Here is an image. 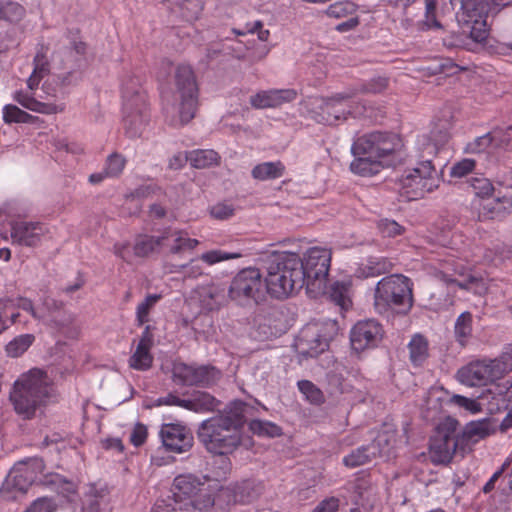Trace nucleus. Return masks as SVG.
Masks as SVG:
<instances>
[{
    "label": "nucleus",
    "mask_w": 512,
    "mask_h": 512,
    "mask_svg": "<svg viewBox=\"0 0 512 512\" xmlns=\"http://www.w3.org/2000/svg\"><path fill=\"white\" fill-rule=\"evenodd\" d=\"M447 139H448L447 131H444V132L441 131L440 135H439V139L437 140L436 143H431L430 139L427 138L426 136H423L421 139H419L418 143H419V145L423 146V151L426 152V154L435 155V154H437V152L439 150V145L445 143L447 141Z\"/></svg>",
    "instance_id": "nucleus-62"
},
{
    "label": "nucleus",
    "mask_w": 512,
    "mask_h": 512,
    "mask_svg": "<svg viewBox=\"0 0 512 512\" xmlns=\"http://www.w3.org/2000/svg\"><path fill=\"white\" fill-rule=\"evenodd\" d=\"M298 96L295 89H268L261 90L250 97V104L255 109L278 108L286 103L293 102Z\"/></svg>",
    "instance_id": "nucleus-25"
},
{
    "label": "nucleus",
    "mask_w": 512,
    "mask_h": 512,
    "mask_svg": "<svg viewBox=\"0 0 512 512\" xmlns=\"http://www.w3.org/2000/svg\"><path fill=\"white\" fill-rule=\"evenodd\" d=\"M9 306L27 311L35 319L51 324L57 321V314L60 313L62 303L52 298H46L41 307H34L27 298H18L16 301L0 299V308L7 309Z\"/></svg>",
    "instance_id": "nucleus-22"
},
{
    "label": "nucleus",
    "mask_w": 512,
    "mask_h": 512,
    "mask_svg": "<svg viewBox=\"0 0 512 512\" xmlns=\"http://www.w3.org/2000/svg\"><path fill=\"white\" fill-rule=\"evenodd\" d=\"M383 449L377 448L375 444H368L352 450L343 457V464L347 468H356L370 463Z\"/></svg>",
    "instance_id": "nucleus-29"
},
{
    "label": "nucleus",
    "mask_w": 512,
    "mask_h": 512,
    "mask_svg": "<svg viewBox=\"0 0 512 512\" xmlns=\"http://www.w3.org/2000/svg\"><path fill=\"white\" fill-rule=\"evenodd\" d=\"M380 233L385 237H395L403 233V227L396 221L390 219H382L378 223Z\"/></svg>",
    "instance_id": "nucleus-61"
},
{
    "label": "nucleus",
    "mask_w": 512,
    "mask_h": 512,
    "mask_svg": "<svg viewBox=\"0 0 512 512\" xmlns=\"http://www.w3.org/2000/svg\"><path fill=\"white\" fill-rule=\"evenodd\" d=\"M162 242L164 247L169 248L170 253L179 254L184 251L194 250L198 245L199 241L194 238H190L188 233L178 229H166L162 233Z\"/></svg>",
    "instance_id": "nucleus-28"
},
{
    "label": "nucleus",
    "mask_w": 512,
    "mask_h": 512,
    "mask_svg": "<svg viewBox=\"0 0 512 512\" xmlns=\"http://www.w3.org/2000/svg\"><path fill=\"white\" fill-rule=\"evenodd\" d=\"M475 169V161L470 158L462 159L456 162L450 170V176L454 178H462Z\"/></svg>",
    "instance_id": "nucleus-58"
},
{
    "label": "nucleus",
    "mask_w": 512,
    "mask_h": 512,
    "mask_svg": "<svg viewBox=\"0 0 512 512\" xmlns=\"http://www.w3.org/2000/svg\"><path fill=\"white\" fill-rule=\"evenodd\" d=\"M436 276L447 284H455L459 288L475 294H483L488 289L482 277L471 272L461 262L454 259L443 261Z\"/></svg>",
    "instance_id": "nucleus-19"
},
{
    "label": "nucleus",
    "mask_w": 512,
    "mask_h": 512,
    "mask_svg": "<svg viewBox=\"0 0 512 512\" xmlns=\"http://www.w3.org/2000/svg\"><path fill=\"white\" fill-rule=\"evenodd\" d=\"M125 165L126 159L118 153H113L108 156L104 169L109 178H115L123 172Z\"/></svg>",
    "instance_id": "nucleus-54"
},
{
    "label": "nucleus",
    "mask_w": 512,
    "mask_h": 512,
    "mask_svg": "<svg viewBox=\"0 0 512 512\" xmlns=\"http://www.w3.org/2000/svg\"><path fill=\"white\" fill-rule=\"evenodd\" d=\"M175 96L179 100L178 113L181 125L194 116L198 100V86L194 72L189 65H179L175 75Z\"/></svg>",
    "instance_id": "nucleus-17"
},
{
    "label": "nucleus",
    "mask_w": 512,
    "mask_h": 512,
    "mask_svg": "<svg viewBox=\"0 0 512 512\" xmlns=\"http://www.w3.org/2000/svg\"><path fill=\"white\" fill-rule=\"evenodd\" d=\"M464 437L472 442H477L492 433L491 423L487 419L471 421L464 429Z\"/></svg>",
    "instance_id": "nucleus-42"
},
{
    "label": "nucleus",
    "mask_w": 512,
    "mask_h": 512,
    "mask_svg": "<svg viewBox=\"0 0 512 512\" xmlns=\"http://www.w3.org/2000/svg\"><path fill=\"white\" fill-rule=\"evenodd\" d=\"M53 483L58 484V492L69 500H72V495L76 493V485L68 480L62 479L60 476H55Z\"/></svg>",
    "instance_id": "nucleus-63"
},
{
    "label": "nucleus",
    "mask_w": 512,
    "mask_h": 512,
    "mask_svg": "<svg viewBox=\"0 0 512 512\" xmlns=\"http://www.w3.org/2000/svg\"><path fill=\"white\" fill-rule=\"evenodd\" d=\"M463 8V21L470 28V36L476 42H482L488 35L487 15L483 13V9L478 12V8H471V5L466 2L462 6Z\"/></svg>",
    "instance_id": "nucleus-27"
},
{
    "label": "nucleus",
    "mask_w": 512,
    "mask_h": 512,
    "mask_svg": "<svg viewBox=\"0 0 512 512\" xmlns=\"http://www.w3.org/2000/svg\"><path fill=\"white\" fill-rule=\"evenodd\" d=\"M374 306L379 313L386 312L391 307L410 309L412 287L409 278L397 274L382 278L375 288Z\"/></svg>",
    "instance_id": "nucleus-9"
},
{
    "label": "nucleus",
    "mask_w": 512,
    "mask_h": 512,
    "mask_svg": "<svg viewBox=\"0 0 512 512\" xmlns=\"http://www.w3.org/2000/svg\"><path fill=\"white\" fill-rule=\"evenodd\" d=\"M162 235H139L135 238L133 254L136 257H147L164 248Z\"/></svg>",
    "instance_id": "nucleus-31"
},
{
    "label": "nucleus",
    "mask_w": 512,
    "mask_h": 512,
    "mask_svg": "<svg viewBox=\"0 0 512 512\" xmlns=\"http://www.w3.org/2000/svg\"><path fill=\"white\" fill-rule=\"evenodd\" d=\"M383 334V328L376 320L358 321L350 330L351 347L357 352L374 348L382 340Z\"/></svg>",
    "instance_id": "nucleus-21"
},
{
    "label": "nucleus",
    "mask_w": 512,
    "mask_h": 512,
    "mask_svg": "<svg viewBox=\"0 0 512 512\" xmlns=\"http://www.w3.org/2000/svg\"><path fill=\"white\" fill-rule=\"evenodd\" d=\"M400 138L388 132L374 131L357 138L351 146L352 154H368L387 166L392 164L394 154L400 148Z\"/></svg>",
    "instance_id": "nucleus-14"
},
{
    "label": "nucleus",
    "mask_w": 512,
    "mask_h": 512,
    "mask_svg": "<svg viewBox=\"0 0 512 512\" xmlns=\"http://www.w3.org/2000/svg\"><path fill=\"white\" fill-rule=\"evenodd\" d=\"M173 491L175 499H190L186 504L192 508V512H228L230 505L235 502L229 488L220 486L206 475H178L173 481Z\"/></svg>",
    "instance_id": "nucleus-2"
},
{
    "label": "nucleus",
    "mask_w": 512,
    "mask_h": 512,
    "mask_svg": "<svg viewBox=\"0 0 512 512\" xmlns=\"http://www.w3.org/2000/svg\"><path fill=\"white\" fill-rule=\"evenodd\" d=\"M232 54L235 58L243 60V59H249L251 62L260 61L263 58L266 57L268 54V49L266 47H263L253 55H247L243 52V45L242 43L238 42L234 46L231 47Z\"/></svg>",
    "instance_id": "nucleus-59"
},
{
    "label": "nucleus",
    "mask_w": 512,
    "mask_h": 512,
    "mask_svg": "<svg viewBox=\"0 0 512 512\" xmlns=\"http://www.w3.org/2000/svg\"><path fill=\"white\" fill-rule=\"evenodd\" d=\"M470 186L475 195L479 198V203H488L492 198L490 196L496 191L489 179L484 177H474L471 179Z\"/></svg>",
    "instance_id": "nucleus-43"
},
{
    "label": "nucleus",
    "mask_w": 512,
    "mask_h": 512,
    "mask_svg": "<svg viewBox=\"0 0 512 512\" xmlns=\"http://www.w3.org/2000/svg\"><path fill=\"white\" fill-rule=\"evenodd\" d=\"M24 14L25 9L18 3L8 2L4 4L0 2V19L18 22L23 18Z\"/></svg>",
    "instance_id": "nucleus-51"
},
{
    "label": "nucleus",
    "mask_w": 512,
    "mask_h": 512,
    "mask_svg": "<svg viewBox=\"0 0 512 512\" xmlns=\"http://www.w3.org/2000/svg\"><path fill=\"white\" fill-rule=\"evenodd\" d=\"M246 404L231 402L223 413L203 421L198 438L206 450L214 455L233 453L242 442Z\"/></svg>",
    "instance_id": "nucleus-1"
},
{
    "label": "nucleus",
    "mask_w": 512,
    "mask_h": 512,
    "mask_svg": "<svg viewBox=\"0 0 512 512\" xmlns=\"http://www.w3.org/2000/svg\"><path fill=\"white\" fill-rule=\"evenodd\" d=\"M338 330L335 320L310 322L301 329L295 347L301 356L316 357L328 349Z\"/></svg>",
    "instance_id": "nucleus-11"
},
{
    "label": "nucleus",
    "mask_w": 512,
    "mask_h": 512,
    "mask_svg": "<svg viewBox=\"0 0 512 512\" xmlns=\"http://www.w3.org/2000/svg\"><path fill=\"white\" fill-rule=\"evenodd\" d=\"M150 512H192V508L187 504H182V501L178 499L169 498L157 501Z\"/></svg>",
    "instance_id": "nucleus-50"
},
{
    "label": "nucleus",
    "mask_w": 512,
    "mask_h": 512,
    "mask_svg": "<svg viewBox=\"0 0 512 512\" xmlns=\"http://www.w3.org/2000/svg\"><path fill=\"white\" fill-rule=\"evenodd\" d=\"M512 399V384L509 382L496 385L489 389L486 394L481 396L482 403L461 395H453L451 403L465 409L471 414H476L482 410V405L491 413H497L506 409L509 401Z\"/></svg>",
    "instance_id": "nucleus-18"
},
{
    "label": "nucleus",
    "mask_w": 512,
    "mask_h": 512,
    "mask_svg": "<svg viewBox=\"0 0 512 512\" xmlns=\"http://www.w3.org/2000/svg\"><path fill=\"white\" fill-rule=\"evenodd\" d=\"M501 134L502 129H496L483 136L477 137L466 145L465 151L467 153L479 154L489 151L490 147H501V145H499Z\"/></svg>",
    "instance_id": "nucleus-32"
},
{
    "label": "nucleus",
    "mask_w": 512,
    "mask_h": 512,
    "mask_svg": "<svg viewBox=\"0 0 512 512\" xmlns=\"http://www.w3.org/2000/svg\"><path fill=\"white\" fill-rule=\"evenodd\" d=\"M152 347L137 344L135 351L129 359V366L135 370H148L153 362V356L150 352Z\"/></svg>",
    "instance_id": "nucleus-41"
},
{
    "label": "nucleus",
    "mask_w": 512,
    "mask_h": 512,
    "mask_svg": "<svg viewBox=\"0 0 512 512\" xmlns=\"http://www.w3.org/2000/svg\"><path fill=\"white\" fill-rule=\"evenodd\" d=\"M390 263L384 258H369L366 263H361L355 270L357 278L376 277L389 270Z\"/></svg>",
    "instance_id": "nucleus-36"
},
{
    "label": "nucleus",
    "mask_w": 512,
    "mask_h": 512,
    "mask_svg": "<svg viewBox=\"0 0 512 512\" xmlns=\"http://www.w3.org/2000/svg\"><path fill=\"white\" fill-rule=\"evenodd\" d=\"M356 10V5L350 1H341L331 4L326 9L327 16L340 19L352 14Z\"/></svg>",
    "instance_id": "nucleus-55"
},
{
    "label": "nucleus",
    "mask_w": 512,
    "mask_h": 512,
    "mask_svg": "<svg viewBox=\"0 0 512 512\" xmlns=\"http://www.w3.org/2000/svg\"><path fill=\"white\" fill-rule=\"evenodd\" d=\"M305 117L323 125H339L349 117L369 116L365 103L356 100V90L346 88L326 97H311L303 103Z\"/></svg>",
    "instance_id": "nucleus-3"
},
{
    "label": "nucleus",
    "mask_w": 512,
    "mask_h": 512,
    "mask_svg": "<svg viewBox=\"0 0 512 512\" xmlns=\"http://www.w3.org/2000/svg\"><path fill=\"white\" fill-rule=\"evenodd\" d=\"M354 160L350 164V169L354 174L360 176H372L379 173L383 168L388 167L380 160L368 154H353Z\"/></svg>",
    "instance_id": "nucleus-30"
},
{
    "label": "nucleus",
    "mask_w": 512,
    "mask_h": 512,
    "mask_svg": "<svg viewBox=\"0 0 512 512\" xmlns=\"http://www.w3.org/2000/svg\"><path fill=\"white\" fill-rule=\"evenodd\" d=\"M229 297L239 305L265 300L266 289L260 270L249 267L239 271L230 284Z\"/></svg>",
    "instance_id": "nucleus-15"
},
{
    "label": "nucleus",
    "mask_w": 512,
    "mask_h": 512,
    "mask_svg": "<svg viewBox=\"0 0 512 512\" xmlns=\"http://www.w3.org/2000/svg\"><path fill=\"white\" fill-rule=\"evenodd\" d=\"M479 216L482 218H495L512 210V185L499 183L496 195L488 203L476 204Z\"/></svg>",
    "instance_id": "nucleus-26"
},
{
    "label": "nucleus",
    "mask_w": 512,
    "mask_h": 512,
    "mask_svg": "<svg viewBox=\"0 0 512 512\" xmlns=\"http://www.w3.org/2000/svg\"><path fill=\"white\" fill-rule=\"evenodd\" d=\"M160 437L167 450L178 454L189 451L194 443L191 431L187 427L176 423L163 424Z\"/></svg>",
    "instance_id": "nucleus-23"
},
{
    "label": "nucleus",
    "mask_w": 512,
    "mask_h": 512,
    "mask_svg": "<svg viewBox=\"0 0 512 512\" xmlns=\"http://www.w3.org/2000/svg\"><path fill=\"white\" fill-rule=\"evenodd\" d=\"M48 73L47 57L43 53H37L34 58V69L27 79V90L15 91L13 99L24 108L36 113L50 115L63 112L64 103L56 100L57 85L47 79L41 88L38 87Z\"/></svg>",
    "instance_id": "nucleus-4"
},
{
    "label": "nucleus",
    "mask_w": 512,
    "mask_h": 512,
    "mask_svg": "<svg viewBox=\"0 0 512 512\" xmlns=\"http://www.w3.org/2000/svg\"><path fill=\"white\" fill-rule=\"evenodd\" d=\"M173 379L182 385H210L220 377L214 367L186 364L175 361L172 367Z\"/></svg>",
    "instance_id": "nucleus-20"
},
{
    "label": "nucleus",
    "mask_w": 512,
    "mask_h": 512,
    "mask_svg": "<svg viewBox=\"0 0 512 512\" xmlns=\"http://www.w3.org/2000/svg\"><path fill=\"white\" fill-rule=\"evenodd\" d=\"M219 402L206 392H196L191 398L186 399L184 408L197 413L211 412L217 409Z\"/></svg>",
    "instance_id": "nucleus-33"
},
{
    "label": "nucleus",
    "mask_w": 512,
    "mask_h": 512,
    "mask_svg": "<svg viewBox=\"0 0 512 512\" xmlns=\"http://www.w3.org/2000/svg\"><path fill=\"white\" fill-rule=\"evenodd\" d=\"M389 80L384 76H377L370 79L367 83L351 86L350 89L356 90V98L362 93H381L388 88Z\"/></svg>",
    "instance_id": "nucleus-44"
},
{
    "label": "nucleus",
    "mask_w": 512,
    "mask_h": 512,
    "mask_svg": "<svg viewBox=\"0 0 512 512\" xmlns=\"http://www.w3.org/2000/svg\"><path fill=\"white\" fill-rule=\"evenodd\" d=\"M395 433L391 430H384L377 434L370 444H375L377 448L383 449L378 456H388L395 444Z\"/></svg>",
    "instance_id": "nucleus-52"
},
{
    "label": "nucleus",
    "mask_w": 512,
    "mask_h": 512,
    "mask_svg": "<svg viewBox=\"0 0 512 512\" xmlns=\"http://www.w3.org/2000/svg\"><path fill=\"white\" fill-rule=\"evenodd\" d=\"M264 284L266 294L275 299L293 295L304 286L301 258L292 252L276 255L267 267Z\"/></svg>",
    "instance_id": "nucleus-6"
},
{
    "label": "nucleus",
    "mask_w": 512,
    "mask_h": 512,
    "mask_svg": "<svg viewBox=\"0 0 512 512\" xmlns=\"http://www.w3.org/2000/svg\"><path fill=\"white\" fill-rule=\"evenodd\" d=\"M328 294L330 299L341 307V309L347 310L351 305V281H336L331 284Z\"/></svg>",
    "instance_id": "nucleus-35"
},
{
    "label": "nucleus",
    "mask_w": 512,
    "mask_h": 512,
    "mask_svg": "<svg viewBox=\"0 0 512 512\" xmlns=\"http://www.w3.org/2000/svg\"><path fill=\"white\" fill-rule=\"evenodd\" d=\"M57 505L53 499L40 497L34 500L23 512H55Z\"/></svg>",
    "instance_id": "nucleus-57"
},
{
    "label": "nucleus",
    "mask_w": 512,
    "mask_h": 512,
    "mask_svg": "<svg viewBox=\"0 0 512 512\" xmlns=\"http://www.w3.org/2000/svg\"><path fill=\"white\" fill-rule=\"evenodd\" d=\"M439 183L440 176L431 160L420 161L405 170L400 180L402 194L409 200L423 198L438 188Z\"/></svg>",
    "instance_id": "nucleus-13"
},
{
    "label": "nucleus",
    "mask_w": 512,
    "mask_h": 512,
    "mask_svg": "<svg viewBox=\"0 0 512 512\" xmlns=\"http://www.w3.org/2000/svg\"><path fill=\"white\" fill-rule=\"evenodd\" d=\"M512 371V353H503L494 359L483 358L469 362L456 373V379L467 387L493 384Z\"/></svg>",
    "instance_id": "nucleus-8"
},
{
    "label": "nucleus",
    "mask_w": 512,
    "mask_h": 512,
    "mask_svg": "<svg viewBox=\"0 0 512 512\" xmlns=\"http://www.w3.org/2000/svg\"><path fill=\"white\" fill-rule=\"evenodd\" d=\"M190 164L194 168L203 169L218 165L220 156L212 149H198L189 152Z\"/></svg>",
    "instance_id": "nucleus-37"
},
{
    "label": "nucleus",
    "mask_w": 512,
    "mask_h": 512,
    "mask_svg": "<svg viewBox=\"0 0 512 512\" xmlns=\"http://www.w3.org/2000/svg\"><path fill=\"white\" fill-rule=\"evenodd\" d=\"M410 360L421 365L428 357V341L422 335H414L408 344Z\"/></svg>",
    "instance_id": "nucleus-39"
},
{
    "label": "nucleus",
    "mask_w": 512,
    "mask_h": 512,
    "mask_svg": "<svg viewBox=\"0 0 512 512\" xmlns=\"http://www.w3.org/2000/svg\"><path fill=\"white\" fill-rule=\"evenodd\" d=\"M122 112L126 133L131 137L140 135L149 119L146 95L139 78L127 75L122 80Z\"/></svg>",
    "instance_id": "nucleus-7"
},
{
    "label": "nucleus",
    "mask_w": 512,
    "mask_h": 512,
    "mask_svg": "<svg viewBox=\"0 0 512 512\" xmlns=\"http://www.w3.org/2000/svg\"><path fill=\"white\" fill-rule=\"evenodd\" d=\"M3 121L6 124L11 123H29L33 119V116L27 112L21 110L19 107L13 104H7L3 107Z\"/></svg>",
    "instance_id": "nucleus-46"
},
{
    "label": "nucleus",
    "mask_w": 512,
    "mask_h": 512,
    "mask_svg": "<svg viewBox=\"0 0 512 512\" xmlns=\"http://www.w3.org/2000/svg\"><path fill=\"white\" fill-rule=\"evenodd\" d=\"M242 255L240 251L226 252L220 249H214L202 253L199 259L205 264L212 266L223 261L241 258Z\"/></svg>",
    "instance_id": "nucleus-45"
},
{
    "label": "nucleus",
    "mask_w": 512,
    "mask_h": 512,
    "mask_svg": "<svg viewBox=\"0 0 512 512\" xmlns=\"http://www.w3.org/2000/svg\"><path fill=\"white\" fill-rule=\"evenodd\" d=\"M284 172L285 166L281 161H270L256 165L252 169L251 175L256 180L267 181L282 177Z\"/></svg>",
    "instance_id": "nucleus-34"
},
{
    "label": "nucleus",
    "mask_w": 512,
    "mask_h": 512,
    "mask_svg": "<svg viewBox=\"0 0 512 512\" xmlns=\"http://www.w3.org/2000/svg\"><path fill=\"white\" fill-rule=\"evenodd\" d=\"M235 209L228 203H217L210 207L209 213L211 217L217 220H227L234 215Z\"/></svg>",
    "instance_id": "nucleus-60"
},
{
    "label": "nucleus",
    "mask_w": 512,
    "mask_h": 512,
    "mask_svg": "<svg viewBox=\"0 0 512 512\" xmlns=\"http://www.w3.org/2000/svg\"><path fill=\"white\" fill-rule=\"evenodd\" d=\"M200 307L205 311L218 309L221 305V295L217 288L208 286L201 287L196 291Z\"/></svg>",
    "instance_id": "nucleus-40"
},
{
    "label": "nucleus",
    "mask_w": 512,
    "mask_h": 512,
    "mask_svg": "<svg viewBox=\"0 0 512 512\" xmlns=\"http://www.w3.org/2000/svg\"><path fill=\"white\" fill-rule=\"evenodd\" d=\"M147 434L146 426L138 423L131 431L130 441L134 446L139 447L146 441Z\"/></svg>",
    "instance_id": "nucleus-64"
},
{
    "label": "nucleus",
    "mask_w": 512,
    "mask_h": 512,
    "mask_svg": "<svg viewBox=\"0 0 512 512\" xmlns=\"http://www.w3.org/2000/svg\"><path fill=\"white\" fill-rule=\"evenodd\" d=\"M52 393L48 376L40 369H31L15 381L10 400L16 413L29 419L47 402Z\"/></svg>",
    "instance_id": "nucleus-5"
},
{
    "label": "nucleus",
    "mask_w": 512,
    "mask_h": 512,
    "mask_svg": "<svg viewBox=\"0 0 512 512\" xmlns=\"http://www.w3.org/2000/svg\"><path fill=\"white\" fill-rule=\"evenodd\" d=\"M161 295L149 294L138 304L136 308V320L138 325H143L149 321V314L155 304L160 300Z\"/></svg>",
    "instance_id": "nucleus-49"
},
{
    "label": "nucleus",
    "mask_w": 512,
    "mask_h": 512,
    "mask_svg": "<svg viewBox=\"0 0 512 512\" xmlns=\"http://www.w3.org/2000/svg\"><path fill=\"white\" fill-rule=\"evenodd\" d=\"M300 392L312 404H320L324 401L323 393L312 382L301 380L297 383Z\"/></svg>",
    "instance_id": "nucleus-53"
},
{
    "label": "nucleus",
    "mask_w": 512,
    "mask_h": 512,
    "mask_svg": "<svg viewBox=\"0 0 512 512\" xmlns=\"http://www.w3.org/2000/svg\"><path fill=\"white\" fill-rule=\"evenodd\" d=\"M33 341L32 334L20 335L6 345V352L11 357H18L31 346Z\"/></svg>",
    "instance_id": "nucleus-47"
},
{
    "label": "nucleus",
    "mask_w": 512,
    "mask_h": 512,
    "mask_svg": "<svg viewBox=\"0 0 512 512\" xmlns=\"http://www.w3.org/2000/svg\"><path fill=\"white\" fill-rule=\"evenodd\" d=\"M331 256V250L325 247H311L301 258L303 284L314 297L326 292Z\"/></svg>",
    "instance_id": "nucleus-10"
},
{
    "label": "nucleus",
    "mask_w": 512,
    "mask_h": 512,
    "mask_svg": "<svg viewBox=\"0 0 512 512\" xmlns=\"http://www.w3.org/2000/svg\"><path fill=\"white\" fill-rule=\"evenodd\" d=\"M43 470L44 463L40 458L16 463L0 487V496L7 501L17 500L27 492L29 486Z\"/></svg>",
    "instance_id": "nucleus-12"
},
{
    "label": "nucleus",
    "mask_w": 512,
    "mask_h": 512,
    "mask_svg": "<svg viewBox=\"0 0 512 512\" xmlns=\"http://www.w3.org/2000/svg\"><path fill=\"white\" fill-rule=\"evenodd\" d=\"M458 421L447 417L436 426L430 439L429 457L434 464H448L458 446Z\"/></svg>",
    "instance_id": "nucleus-16"
},
{
    "label": "nucleus",
    "mask_w": 512,
    "mask_h": 512,
    "mask_svg": "<svg viewBox=\"0 0 512 512\" xmlns=\"http://www.w3.org/2000/svg\"><path fill=\"white\" fill-rule=\"evenodd\" d=\"M447 0H425V20L424 26L428 29L440 28L441 25L436 19V10L441 3Z\"/></svg>",
    "instance_id": "nucleus-56"
},
{
    "label": "nucleus",
    "mask_w": 512,
    "mask_h": 512,
    "mask_svg": "<svg viewBox=\"0 0 512 512\" xmlns=\"http://www.w3.org/2000/svg\"><path fill=\"white\" fill-rule=\"evenodd\" d=\"M47 232V227L42 223L17 221L11 225L10 236L13 244L35 247L41 243Z\"/></svg>",
    "instance_id": "nucleus-24"
},
{
    "label": "nucleus",
    "mask_w": 512,
    "mask_h": 512,
    "mask_svg": "<svg viewBox=\"0 0 512 512\" xmlns=\"http://www.w3.org/2000/svg\"><path fill=\"white\" fill-rule=\"evenodd\" d=\"M249 428L254 434L259 436L277 437L282 433V430L278 425L264 420L251 421Z\"/></svg>",
    "instance_id": "nucleus-48"
},
{
    "label": "nucleus",
    "mask_w": 512,
    "mask_h": 512,
    "mask_svg": "<svg viewBox=\"0 0 512 512\" xmlns=\"http://www.w3.org/2000/svg\"><path fill=\"white\" fill-rule=\"evenodd\" d=\"M472 322V315L469 312L461 313L455 321V338L456 341L462 346H465L472 336Z\"/></svg>",
    "instance_id": "nucleus-38"
}]
</instances>
